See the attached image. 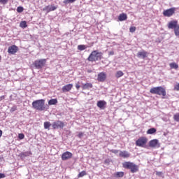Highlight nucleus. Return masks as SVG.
I'll return each mask as SVG.
<instances>
[{
    "label": "nucleus",
    "mask_w": 179,
    "mask_h": 179,
    "mask_svg": "<svg viewBox=\"0 0 179 179\" xmlns=\"http://www.w3.org/2000/svg\"><path fill=\"white\" fill-rule=\"evenodd\" d=\"M32 108L38 111H47L48 105L45 104V100L38 99L32 102Z\"/></svg>",
    "instance_id": "obj_1"
},
{
    "label": "nucleus",
    "mask_w": 179,
    "mask_h": 179,
    "mask_svg": "<svg viewBox=\"0 0 179 179\" xmlns=\"http://www.w3.org/2000/svg\"><path fill=\"white\" fill-rule=\"evenodd\" d=\"M103 58V53L101 52H97V50H94L91 52L87 59L90 62H94L96 61H100Z\"/></svg>",
    "instance_id": "obj_2"
},
{
    "label": "nucleus",
    "mask_w": 179,
    "mask_h": 179,
    "mask_svg": "<svg viewBox=\"0 0 179 179\" xmlns=\"http://www.w3.org/2000/svg\"><path fill=\"white\" fill-rule=\"evenodd\" d=\"M150 92L152 94H157L158 96H163L164 97L166 96V89L163 87H155L150 90Z\"/></svg>",
    "instance_id": "obj_3"
},
{
    "label": "nucleus",
    "mask_w": 179,
    "mask_h": 179,
    "mask_svg": "<svg viewBox=\"0 0 179 179\" xmlns=\"http://www.w3.org/2000/svg\"><path fill=\"white\" fill-rule=\"evenodd\" d=\"M123 167L124 169H128L131 171V173H136L138 170L139 169V167L138 165L135 164L134 162H124L123 164Z\"/></svg>",
    "instance_id": "obj_4"
},
{
    "label": "nucleus",
    "mask_w": 179,
    "mask_h": 179,
    "mask_svg": "<svg viewBox=\"0 0 179 179\" xmlns=\"http://www.w3.org/2000/svg\"><path fill=\"white\" fill-rule=\"evenodd\" d=\"M47 64V59H37L34 63V66H35L36 69H42Z\"/></svg>",
    "instance_id": "obj_5"
},
{
    "label": "nucleus",
    "mask_w": 179,
    "mask_h": 179,
    "mask_svg": "<svg viewBox=\"0 0 179 179\" xmlns=\"http://www.w3.org/2000/svg\"><path fill=\"white\" fill-rule=\"evenodd\" d=\"M148 143V138L145 137H141L136 141V146L140 148H145V145Z\"/></svg>",
    "instance_id": "obj_6"
},
{
    "label": "nucleus",
    "mask_w": 179,
    "mask_h": 179,
    "mask_svg": "<svg viewBox=\"0 0 179 179\" xmlns=\"http://www.w3.org/2000/svg\"><path fill=\"white\" fill-rule=\"evenodd\" d=\"M64 126L65 124H64V122L59 120L54 122L52 125L53 129H59V128L62 129Z\"/></svg>",
    "instance_id": "obj_7"
},
{
    "label": "nucleus",
    "mask_w": 179,
    "mask_h": 179,
    "mask_svg": "<svg viewBox=\"0 0 179 179\" xmlns=\"http://www.w3.org/2000/svg\"><path fill=\"white\" fill-rule=\"evenodd\" d=\"M175 12H176V8H171L164 10L163 15L166 17H170L171 16H173V15H174Z\"/></svg>",
    "instance_id": "obj_8"
},
{
    "label": "nucleus",
    "mask_w": 179,
    "mask_h": 179,
    "mask_svg": "<svg viewBox=\"0 0 179 179\" xmlns=\"http://www.w3.org/2000/svg\"><path fill=\"white\" fill-rule=\"evenodd\" d=\"M17 50H19L17 46L13 45L8 47V54H11L12 55H13L14 54H16V52H17Z\"/></svg>",
    "instance_id": "obj_9"
},
{
    "label": "nucleus",
    "mask_w": 179,
    "mask_h": 179,
    "mask_svg": "<svg viewBox=\"0 0 179 179\" xmlns=\"http://www.w3.org/2000/svg\"><path fill=\"white\" fill-rule=\"evenodd\" d=\"M149 146L150 148H160V144L159 143V140H157V139L151 140L149 142Z\"/></svg>",
    "instance_id": "obj_10"
},
{
    "label": "nucleus",
    "mask_w": 179,
    "mask_h": 179,
    "mask_svg": "<svg viewBox=\"0 0 179 179\" xmlns=\"http://www.w3.org/2000/svg\"><path fill=\"white\" fill-rule=\"evenodd\" d=\"M107 79V74L104 72H101L98 74V82H104Z\"/></svg>",
    "instance_id": "obj_11"
},
{
    "label": "nucleus",
    "mask_w": 179,
    "mask_h": 179,
    "mask_svg": "<svg viewBox=\"0 0 179 179\" xmlns=\"http://www.w3.org/2000/svg\"><path fill=\"white\" fill-rule=\"evenodd\" d=\"M178 22L177 21H171L169 22V24H168V29H174V31H176V29H177L178 27Z\"/></svg>",
    "instance_id": "obj_12"
},
{
    "label": "nucleus",
    "mask_w": 179,
    "mask_h": 179,
    "mask_svg": "<svg viewBox=\"0 0 179 179\" xmlns=\"http://www.w3.org/2000/svg\"><path fill=\"white\" fill-rule=\"evenodd\" d=\"M57 8V7L55 6L49 5V6H47L45 8H43V10L47 12V13H49V12H52L54 10H56Z\"/></svg>",
    "instance_id": "obj_13"
},
{
    "label": "nucleus",
    "mask_w": 179,
    "mask_h": 179,
    "mask_svg": "<svg viewBox=\"0 0 179 179\" xmlns=\"http://www.w3.org/2000/svg\"><path fill=\"white\" fill-rule=\"evenodd\" d=\"M72 87H73V85L72 84H67L62 87V92L66 93V92H71L72 90Z\"/></svg>",
    "instance_id": "obj_14"
},
{
    "label": "nucleus",
    "mask_w": 179,
    "mask_h": 179,
    "mask_svg": "<svg viewBox=\"0 0 179 179\" xmlns=\"http://www.w3.org/2000/svg\"><path fill=\"white\" fill-rule=\"evenodd\" d=\"M96 106L101 110H104V108H106V106H107V102H106V101H98Z\"/></svg>",
    "instance_id": "obj_15"
},
{
    "label": "nucleus",
    "mask_w": 179,
    "mask_h": 179,
    "mask_svg": "<svg viewBox=\"0 0 179 179\" xmlns=\"http://www.w3.org/2000/svg\"><path fill=\"white\" fill-rule=\"evenodd\" d=\"M71 157H72V153L66 151L62 154V160H68L69 159H71Z\"/></svg>",
    "instance_id": "obj_16"
},
{
    "label": "nucleus",
    "mask_w": 179,
    "mask_h": 179,
    "mask_svg": "<svg viewBox=\"0 0 179 179\" xmlns=\"http://www.w3.org/2000/svg\"><path fill=\"white\" fill-rule=\"evenodd\" d=\"M138 58H142L143 59H145L146 57H148V52L145 50L139 51L137 53Z\"/></svg>",
    "instance_id": "obj_17"
},
{
    "label": "nucleus",
    "mask_w": 179,
    "mask_h": 179,
    "mask_svg": "<svg viewBox=\"0 0 179 179\" xmlns=\"http://www.w3.org/2000/svg\"><path fill=\"white\" fill-rule=\"evenodd\" d=\"M119 156L120 157H123V159H128V157L131 156V154H129V152L127 151H120Z\"/></svg>",
    "instance_id": "obj_18"
},
{
    "label": "nucleus",
    "mask_w": 179,
    "mask_h": 179,
    "mask_svg": "<svg viewBox=\"0 0 179 179\" xmlns=\"http://www.w3.org/2000/svg\"><path fill=\"white\" fill-rule=\"evenodd\" d=\"M127 19H128V15H127V14L124 13L120 14V15L118 16V20L120 22H124V20H127Z\"/></svg>",
    "instance_id": "obj_19"
},
{
    "label": "nucleus",
    "mask_w": 179,
    "mask_h": 179,
    "mask_svg": "<svg viewBox=\"0 0 179 179\" xmlns=\"http://www.w3.org/2000/svg\"><path fill=\"white\" fill-rule=\"evenodd\" d=\"M58 103V100H57V99H50L48 101V105L49 106H55V104H57Z\"/></svg>",
    "instance_id": "obj_20"
},
{
    "label": "nucleus",
    "mask_w": 179,
    "mask_h": 179,
    "mask_svg": "<svg viewBox=\"0 0 179 179\" xmlns=\"http://www.w3.org/2000/svg\"><path fill=\"white\" fill-rule=\"evenodd\" d=\"M92 87H93V85L92 83H86V84H84L83 85V88L84 90H86V89H92Z\"/></svg>",
    "instance_id": "obj_21"
},
{
    "label": "nucleus",
    "mask_w": 179,
    "mask_h": 179,
    "mask_svg": "<svg viewBox=\"0 0 179 179\" xmlns=\"http://www.w3.org/2000/svg\"><path fill=\"white\" fill-rule=\"evenodd\" d=\"M156 132V129L155 128H150L147 131V134L148 135H153V134H155Z\"/></svg>",
    "instance_id": "obj_22"
},
{
    "label": "nucleus",
    "mask_w": 179,
    "mask_h": 179,
    "mask_svg": "<svg viewBox=\"0 0 179 179\" xmlns=\"http://www.w3.org/2000/svg\"><path fill=\"white\" fill-rule=\"evenodd\" d=\"M20 27L22 29H26V27H27V22L26 21H22L20 23Z\"/></svg>",
    "instance_id": "obj_23"
},
{
    "label": "nucleus",
    "mask_w": 179,
    "mask_h": 179,
    "mask_svg": "<svg viewBox=\"0 0 179 179\" xmlns=\"http://www.w3.org/2000/svg\"><path fill=\"white\" fill-rule=\"evenodd\" d=\"M30 155H31V152L27 151L21 154V157H27L28 156H30Z\"/></svg>",
    "instance_id": "obj_24"
},
{
    "label": "nucleus",
    "mask_w": 179,
    "mask_h": 179,
    "mask_svg": "<svg viewBox=\"0 0 179 179\" xmlns=\"http://www.w3.org/2000/svg\"><path fill=\"white\" fill-rule=\"evenodd\" d=\"M45 129H50V127H51V123L50 122H45L43 123Z\"/></svg>",
    "instance_id": "obj_25"
},
{
    "label": "nucleus",
    "mask_w": 179,
    "mask_h": 179,
    "mask_svg": "<svg viewBox=\"0 0 179 179\" xmlns=\"http://www.w3.org/2000/svg\"><path fill=\"white\" fill-rule=\"evenodd\" d=\"M169 65L171 69H178V64L176 63H171Z\"/></svg>",
    "instance_id": "obj_26"
},
{
    "label": "nucleus",
    "mask_w": 179,
    "mask_h": 179,
    "mask_svg": "<svg viewBox=\"0 0 179 179\" xmlns=\"http://www.w3.org/2000/svg\"><path fill=\"white\" fill-rule=\"evenodd\" d=\"M116 78H121V76H124V73L121 71H117L116 74H115Z\"/></svg>",
    "instance_id": "obj_27"
},
{
    "label": "nucleus",
    "mask_w": 179,
    "mask_h": 179,
    "mask_svg": "<svg viewBox=\"0 0 179 179\" xmlns=\"http://www.w3.org/2000/svg\"><path fill=\"white\" fill-rule=\"evenodd\" d=\"M115 177H117V178H121V177H124V172H117L115 174Z\"/></svg>",
    "instance_id": "obj_28"
},
{
    "label": "nucleus",
    "mask_w": 179,
    "mask_h": 179,
    "mask_svg": "<svg viewBox=\"0 0 179 179\" xmlns=\"http://www.w3.org/2000/svg\"><path fill=\"white\" fill-rule=\"evenodd\" d=\"M78 50H79L80 51H83L86 50V46L85 45H79L78 46Z\"/></svg>",
    "instance_id": "obj_29"
},
{
    "label": "nucleus",
    "mask_w": 179,
    "mask_h": 179,
    "mask_svg": "<svg viewBox=\"0 0 179 179\" xmlns=\"http://www.w3.org/2000/svg\"><path fill=\"white\" fill-rule=\"evenodd\" d=\"M76 0H64L63 1V3H65L66 5H68V3H73V2H76Z\"/></svg>",
    "instance_id": "obj_30"
},
{
    "label": "nucleus",
    "mask_w": 179,
    "mask_h": 179,
    "mask_svg": "<svg viewBox=\"0 0 179 179\" xmlns=\"http://www.w3.org/2000/svg\"><path fill=\"white\" fill-rule=\"evenodd\" d=\"M173 120L176 121V122H179V113H176L173 115Z\"/></svg>",
    "instance_id": "obj_31"
},
{
    "label": "nucleus",
    "mask_w": 179,
    "mask_h": 179,
    "mask_svg": "<svg viewBox=\"0 0 179 179\" xmlns=\"http://www.w3.org/2000/svg\"><path fill=\"white\" fill-rule=\"evenodd\" d=\"M23 10H24V8H23L22 6H18V7L17 8V12L18 13H22V12H23Z\"/></svg>",
    "instance_id": "obj_32"
},
{
    "label": "nucleus",
    "mask_w": 179,
    "mask_h": 179,
    "mask_svg": "<svg viewBox=\"0 0 179 179\" xmlns=\"http://www.w3.org/2000/svg\"><path fill=\"white\" fill-rule=\"evenodd\" d=\"M174 34L175 36H179V25L178 26L177 28L175 29Z\"/></svg>",
    "instance_id": "obj_33"
},
{
    "label": "nucleus",
    "mask_w": 179,
    "mask_h": 179,
    "mask_svg": "<svg viewBox=\"0 0 179 179\" xmlns=\"http://www.w3.org/2000/svg\"><path fill=\"white\" fill-rule=\"evenodd\" d=\"M17 110V107L16 106H13L10 108V113H15V111H16Z\"/></svg>",
    "instance_id": "obj_34"
},
{
    "label": "nucleus",
    "mask_w": 179,
    "mask_h": 179,
    "mask_svg": "<svg viewBox=\"0 0 179 179\" xmlns=\"http://www.w3.org/2000/svg\"><path fill=\"white\" fill-rule=\"evenodd\" d=\"M136 30V27H131L129 28V31L130 33H135V31Z\"/></svg>",
    "instance_id": "obj_35"
},
{
    "label": "nucleus",
    "mask_w": 179,
    "mask_h": 179,
    "mask_svg": "<svg viewBox=\"0 0 179 179\" xmlns=\"http://www.w3.org/2000/svg\"><path fill=\"white\" fill-rule=\"evenodd\" d=\"M84 176H86V171H83L78 174V177H83Z\"/></svg>",
    "instance_id": "obj_36"
},
{
    "label": "nucleus",
    "mask_w": 179,
    "mask_h": 179,
    "mask_svg": "<svg viewBox=\"0 0 179 179\" xmlns=\"http://www.w3.org/2000/svg\"><path fill=\"white\" fill-rule=\"evenodd\" d=\"M8 0H0V3H2V5H6L8 3Z\"/></svg>",
    "instance_id": "obj_37"
},
{
    "label": "nucleus",
    "mask_w": 179,
    "mask_h": 179,
    "mask_svg": "<svg viewBox=\"0 0 179 179\" xmlns=\"http://www.w3.org/2000/svg\"><path fill=\"white\" fill-rule=\"evenodd\" d=\"M156 176H158V177H162L163 176V172L156 171Z\"/></svg>",
    "instance_id": "obj_38"
},
{
    "label": "nucleus",
    "mask_w": 179,
    "mask_h": 179,
    "mask_svg": "<svg viewBox=\"0 0 179 179\" xmlns=\"http://www.w3.org/2000/svg\"><path fill=\"white\" fill-rule=\"evenodd\" d=\"M18 138H19V139H24V134H20L18 135Z\"/></svg>",
    "instance_id": "obj_39"
},
{
    "label": "nucleus",
    "mask_w": 179,
    "mask_h": 179,
    "mask_svg": "<svg viewBox=\"0 0 179 179\" xmlns=\"http://www.w3.org/2000/svg\"><path fill=\"white\" fill-rule=\"evenodd\" d=\"M174 90L179 91V83L175 85Z\"/></svg>",
    "instance_id": "obj_40"
},
{
    "label": "nucleus",
    "mask_w": 179,
    "mask_h": 179,
    "mask_svg": "<svg viewBox=\"0 0 179 179\" xmlns=\"http://www.w3.org/2000/svg\"><path fill=\"white\" fill-rule=\"evenodd\" d=\"M110 152L112 153H114L115 155H117V153H118V150H111Z\"/></svg>",
    "instance_id": "obj_41"
},
{
    "label": "nucleus",
    "mask_w": 179,
    "mask_h": 179,
    "mask_svg": "<svg viewBox=\"0 0 179 179\" xmlns=\"http://www.w3.org/2000/svg\"><path fill=\"white\" fill-rule=\"evenodd\" d=\"M6 177V176L5 175V173H0V179L5 178Z\"/></svg>",
    "instance_id": "obj_42"
},
{
    "label": "nucleus",
    "mask_w": 179,
    "mask_h": 179,
    "mask_svg": "<svg viewBox=\"0 0 179 179\" xmlns=\"http://www.w3.org/2000/svg\"><path fill=\"white\" fill-rule=\"evenodd\" d=\"M78 138H82V137L83 136V132H80L78 135Z\"/></svg>",
    "instance_id": "obj_43"
},
{
    "label": "nucleus",
    "mask_w": 179,
    "mask_h": 179,
    "mask_svg": "<svg viewBox=\"0 0 179 179\" xmlns=\"http://www.w3.org/2000/svg\"><path fill=\"white\" fill-rule=\"evenodd\" d=\"M76 87L78 90H79V89H80V85H79V84H76Z\"/></svg>",
    "instance_id": "obj_44"
},
{
    "label": "nucleus",
    "mask_w": 179,
    "mask_h": 179,
    "mask_svg": "<svg viewBox=\"0 0 179 179\" xmlns=\"http://www.w3.org/2000/svg\"><path fill=\"white\" fill-rule=\"evenodd\" d=\"M109 55H114V52L113 51L109 52Z\"/></svg>",
    "instance_id": "obj_45"
},
{
    "label": "nucleus",
    "mask_w": 179,
    "mask_h": 179,
    "mask_svg": "<svg viewBox=\"0 0 179 179\" xmlns=\"http://www.w3.org/2000/svg\"><path fill=\"white\" fill-rule=\"evenodd\" d=\"M2 136V130H0V138Z\"/></svg>",
    "instance_id": "obj_46"
},
{
    "label": "nucleus",
    "mask_w": 179,
    "mask_h": 179,
    "mask_svg": "<svg viewBox=\"0 0 179 179\" xmlns=\"http://www.w3.org/2000/svg\"><path fill=\"white\" fill-rule=\"evenodd\" d=\"M0 61H1V56H0Z\"/></svg>",
    "instance_id": "obj_47"
}]
</instances>
